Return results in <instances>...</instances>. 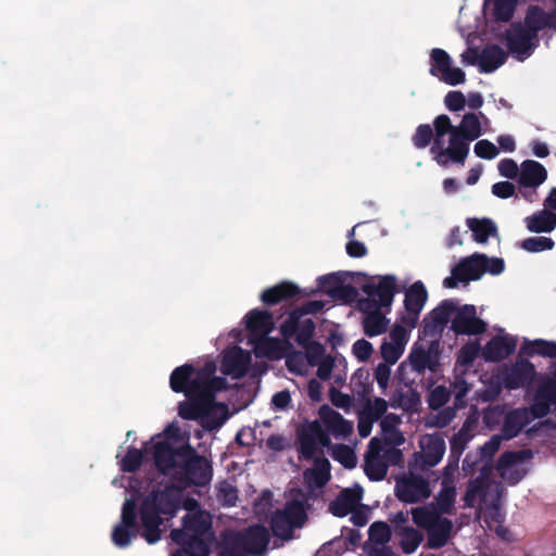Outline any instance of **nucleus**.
<instances>
[{
  "label": "nucleus",
  "instance_id": "2f4dec72",
  "mask_svg": "<svg viewBox=\"0 0 556 556\" xmlns=\"http://www.w3.org/2000/svg\"><path fill=\"white\" fill-rule=\"evenodd\" d=\"M251 357L241 348H236L233 351L227 353L223 359L224 372L228 375L243 376L250 365Z\"/></svg>",
  "mask_w": 556,
  "mask_h": 556
},
{
  "label": "nucleus",
  "instance_id": "e433bc0d",
  "mask_svg": "<svg viewBox=\"0 0 556 556\" xmlns=\"http://www.w3.org/2000/svg\"><path fill=\"white\" fill-rule=\"evenodd\" d=\"M520 355L556 358V341L544 339L526 340L520 346Z\"/></svg>",
  "mask_w": 556,
  "mask_h": 556
},
{
  "label": "nucleus",
  "instance_id": "f8f14e48",
  "mask_svg": "<svg viewBox=\"0 0 556 556\" xmlns=\"http://www.w3.org/2000/svg\"><path fill=\"white\" fill-rule=\"evenodd\" d=\"M444 137H438L433 132L432 146L430 153L433 154V160L438 165L446 167L450 162L464 165L468 156V148L465 144L453 141V136L450 137L448 147L444 148Z\"/></svg>",
  "mask_w": 556,
  "mask_h": 556
},
{
  "label": "nucleus",
  "instance_id": "0e129e2a",
  "mask_svg": "<svg viewBox=\"0 0 556 556\" xmlns=\"http://www.w3.org/2000/svg\"><path fill=\"white\" fill-rule=\"evenodd\" d=\"M450 391L444 386L435 387L429 394L428 405L431 409H439L450 400Z\"/></svg>",
  "mask_w": 556,
  "mask_h": 556
},
{
  "label": "nucleus",
  "instance_id": "9d476101",
  "mask_svg": "<svg viewBox=\"0 0 556 556\" xmlns=\"http://www.w3.org/2000/svg\"><path fill=\"white\" fill-rule=\"evenodd\" d=\"M505 37L508 51L519 62H523L532 54L538 42V38L521 23L511 24Z\"/></svg>",
  "mask_w": 556,
  "mask_h": 556
},
{
  "label": "nucleus",
  "instance_id": "e2e57ef3",
  "mask_svg": "<svg viewBox=\"0 0 556 556\" xmlns=\"http://www.w3.org/2000/svg\"><path fill=\"white\" fill-rule=\"evenodd\" d=\"M305 350V356L309 365L316 366L323 361L325 355V346L317 341H309L306 344H302Z\"/></svg>",
  "mask_w": 556,
  "mask_h": 556
},
{
  "label": "nucleus",
  "instance_id": "052dcab7",
  "mask_svg": "<svg viewBox=\"0 0 556 556\" xmlns=\"http://www.w3.org/2000/svg\"><path fill=\"white\" fill-rule=\"evenodd\" d=\"M433 138V129L429 124H420L412 137V142L417 149L427 148Z\"/></svg>",
  "mask_w": 556,
  "mask_h": 556
},
{
  "label": "nucleus",
  "instance_id": "de8ad7c7",
  "mask_svg": "<svg viewBox=\"0 0 556 556\" xmlns=\"http://www.w3.org/2000/svg\"><path fill=\"white\" fill-rule=\"evenodd\" d=\"M392 531L389 525L384 521H375L368 529L369 545H384L390 542Z\"/></svg>",
  "mask_w": 556,
  "mask_h": 556
},
{
  "label": "nucleus",
  "instance_id": "7ed1b4c3",
  "mask_svg": "<svg viewBox=\"0 0 556 556\" xmlns=\"http://www.w3.org/2000/svg\"><path fill=\"white\" fill-rule=\"evenodd\" d=\"M414 525L426 531V549H440L448 544L454 534V525L451 519L439 516L428 507H413L410 509Z\"/></svg>",
  "mask_w": 556,
  "mask_h": 556
},
{
  "label": "nucleus",
  "instance_id": "774afa93",
  "mask_svg": "<svg viewBox=\"0 0 556 556\" xmlns=\"http://www.w3.org/2000/svg\"><path fill=\"white\" fill-rule=\"evenodd\" d=\"M433 128V132L438 134V137H444L447 134H450L451 137L453 136L456 126L452 124L448 115L441 114L434 118Z\"/></svg>",
  "mask_w": 556,
  "mask_h": 556
},
{
  "label": "nucleus",
  "instance_id": "72a5a7b5",
  "mask_svg": "<svg viewBox=\"0 0 556 556\" xmlns=\"http://www.w3.org/2000/svg\"><path fill=\"white\" fill-rule=\"evenodd\" d=\"M389 404L393 408L416 410L420 405V395L414 388L405 386V388L394 390Z\"/></svg>",
  "mask_w": 556,
  "mask_h": 556
},
{
  "label": "nucleus",
  "instance_id": "4468645a",
  "mask_svg": "<svg viewBox=\"0 0 556 556\" xmlns=\"http://www.w3.org/2000/svg\"><path fill=\"white\" fill-rule=\"evenodd\" d=\"M186 397L187 400L178 405V415L185 420H198L206 416L215 405L212 402V394H203L200 391Z\"/></svg>",
  "mask_w": 556,
  "mask_h": 556
},
{
  "label": "nucleus",
  "instance_id": "ddd939ff",
  "mask_svg": "<svg viewBox=\"0 0 556 556\" xmlns=\"http://www.w3.org/2000/svg\"><path fill=\"white\" fill-rule=\"evenodd\" d=\"M303 316L290 312L280 326V333L285 339H295L299 345L306 344L315 334L316 324L312 318L302 319Z\"/></svg>",
  "mask_w": 556,
  "mask_h": 556
},
{
  "label": "nucleus",
  "instance_id": "603ef678",
  "mask_svg": "<svg viewBox=\"0 0 556 556\" xmlns=\"http://www.w3.org/2000/svg\"><path fill=\"white\" fill-rule=\"evenodd\" d=\"M502 440H504L502 434L493 435L479 448L478 453L480 454V458L485 460V464L481 467L482 471H489L491 469L492 458L498 451Z\"/></svg>",
  "mask_w": 556,
  "mask_h": 556
},
{
  "label": "nucleus",
  "instance_id": "a19ab883",
  "mask_svg": "<svg viewBox=\"0 0 556 556\" xmlns=\"http://www.w3.org/2000/svg\"><path fill=\"white\" fill-rule=\"evenodd\" d=\"M389 320L380 312V308H374L363 319L364 333L368 337H376L384 333L388 328Z\"/></svg>",
  "mask_w": 556,
  "mask_h": 556
},
{
  "label": "nucleus",
  "instance_id": "4d7b16f0",
  "mask_svg": "<svg viewBox=\"0 0 556 556\" xmlns=\"http://www.w3.org/2000/svg\"><path fill=\"white\" fill-rule=\"evenodd\" d=\"M517 0H494L493 15L496 22H508L514 15Z\"/></svg>",
  "mask_w": 556,
  "mask_h": 556
},
{
  "label": "nucleus",
  "instance_id": "2eb2a0df",
  "mask_svg": "<svg viewBox=\"0 0 556 556\" xmlns=\"http://www.w3.org/2000/svg\"><path fill=\"white\" fill-rule=\"evenodd\" d=\"M517 348V339L509 334L493 337L482 349L486 362H501L511 355Z\"/></svg>",
  "mask_w": 556,
  "mask_h": 556
},
{
  "label": "nucleus",
  "instance_id": "bf43d9fd",
  "mask_svg": "<svg viewBox=\"0 0 556 556\" xmlns=\"http://www.w3.org/2000/svg\"><path fill=\"white\" fill-rule=\"evenodd\" d=\"M485 489L484 477H478L468 483L464 494V502L467 507H473L478 495L483 494Z\"/></svg>",
  "mask_w": 556,
  "mask_h": 556
},
{
  "label": "nucleus",
  "instance_id": "09e8293b",
  "mask_svg": "<svg viewBox=\"0 0 556 556\" xmlns=\"http://www.w3.org/2000/svg\"><path fill=\"white\" fill-rule=\"evenodd\" d=\"M458 305V301L455 299H446L443 300L437 307H434L432 311L429 312L431 315V318H434V320L438 324L443 325L444 327L447 326L451 316L454 314Z\"/></svg>",
  "mask_w": 556,
  "mask_h": 556
},
{
  "label": "nucleus",
  "instance_id": "b1692460",
  "mask_svg": "<svg viewBox=\"0 0 556 556\" xmlns=\"http://www.w3.org/2000/svg\"><path fill=\"white\" fill-rule=\"evenodd\" d=\"M241 532L248 555H258L266 549L270 536L264 526H251Z\"/></svg>",
  "mask_w": 556,
  "mask_h": 556
},
{
  "label": "nucleus",
  "instance_id": "6ab92c4d",
  "mask_svg": "<svg viewBox=\"0 0 556 556\" xmlns=\"http://www.w3.org/2000/svg\"><path fill=\"white\" fill-rule=\"evenodd\" d=\"M195 368L191 364H184L176 367L169 377V387L175 393H182L190 396L198 392L193 384L195 381Z\"/></svg>",
  "mask_w": 556,
  "mask_h": 556
},
{
  "label": "nucleus",
  "instance_id": "5fc2aeb1",
  "mask_svg": "<svg viewBox=\"0 0 556 556\" xmlns=\"http://www.w3.org/2000/svg\"><path fill=\"white\" fill-rule=\"evenodd\" d=\"M481 351L479 341L469 342L462 346L457 354L456 363L464 367H469L473 364Z\"/></svg>",
  "mask_w": 556,
  "mask_h": 556
},
{
  "label": "nucleus",
  "instance_id": "864d4df0",
  "mask_svg": "<svg viewBox=\"0 0 556 556\" xmlns=\"http://www.w3.org/2000/svg\"><path fill=\"white\" fill-rule=\"evenodd\" d=\"M554 245V240L547 237H529L520 243L521 249L530 253L552 250Z\"/></svg>",
  "mask_w": 556,
  "mask_h": 556
},
{
  "label": "nucleus",
  "instance_id": "13d9d810",
  "mask_svg": "<svg viewBox=\"0 0 556 556\" xmlns=\"http://www.w3.org/2000/svg\"><path fill=\"white\" fill-rule=\"evenodd\" d=\"M337 286L330 291V296L343 301L344 303H352L358 295L356 287L343 281H336Z\"/></svg>",
  "mask_w": 556,
  "mask_h": 556
},
{
  "label": "nucleus",
  "instance_id": "20e7f679",
  "mask_svg": "<svg viewBox=\"0 0 556 556\" xmlns=\"http://www.w3.org/2000/svg\"><path fill=\"white\" fill-rule=\"evenodd\" d=\"M307 520L304 501L291 500L282 509H277L270 518L273 534L282 540H291L293 530L302 528Z\"/></svg>",
  "mask_w": 556,
  "mask_h": 556
},
{
  "label": "nucleus",
  "instance_id": "49530a36",
  "mask_svg": "<svg viewBox=\"0 0 556 556\" xmlns=\"http://www.w3.org/2000/svg\"><path fill=\"white\" fill-rule=\"evenodd\" d=\"M530 451H506L497 459L496 468L501 471L503 478H506V471L513 468L515 465L523 462L527 457H530Z\"/></svg>",
  "mask_w": 556,
  "mask_h": 556
},
{
  "label": "nucleus",
  "instance_id": "a18cd8bd",
  "mask_svg": "<svg viewBox=\"0 0 556 556\" xmlns=\"http://www.w3.org/2000/svg\"><path fill=\"white\" fill-rule=\"evenodd\" d=\"M470 439L468 426L465 424L450 440V458H454V467H458L459 457Z\"/></svg>",
  "mask_w": 556,
  "mask_h": 556
},
{
  "label": "nucleus",
  "instance_id": "8fccbe9b",
  "mask_svg": "<svg viewBox=\"0 0 556 556\" xmlns=\"http://www.w3.org/2000/svg\"><path fill=\"white\" fill-rule=\"evenodd\" d=\"M430 74L432 76H440L452 65V59L445 50L434 48L430 53Z\"/></svg>",
  "mask_w": 556,
  "mask_h": 556
},
{
  "label": "nucleus",
  "instance_id": "f704fd0d",
  "mask_svg": "<svg viewBox=\"0 0 556 556\" xmlns=\"http://www.w3.org/2000/svg\"><path fill=\"white\" fill-rule=\"evenodd\" d=\"M466 224L478 243H485L490 237L498 235L497 226L491 218L468 217Z\"/></svg>",
  "mask_w": 556,
  "mask_h": 556
},
{
  "label": "nucleus",
  "instance_id": "473e14b6",
  "mask_svg": "<svg viewBox=\"0 0 556 556\" xmlns=\"http://www.w3.org/2000/svg\"><path fill=\"white\" fill-rule=\"evenodd\" d=\"M304 480L308 485L324 488L330 480V463L325 457H316L314 465L303 473Z\"/></svg>",
  "mask_w": 556,
  "mask_h": 556
},
{
  "label": "nucleus",
  "instance_id": "c03bdc74",
  "mask_svg": "<svg viewBox=\"0 0 556 556\" xmlns=\"http://www.w3.org/2000/svg\"><path fill=\"white\" fill-rule=\"evenodd\" d=\"M547 13L538 5L529 7L523 27L538 38V33L548 25Z\"/></svg>",
  "mask_w": 556,
  "mask_h": 556
},
{
  "label": "nucleus",
  "instance_id": "4c0bfd02",
  "mask_svg": "<svg viewBox=\"0 0 556 556\" xmlns=\"http://www.w3.org/2000/svg\"><path fill=\"white\" fill-rule=\"evenodd\" d=\"M428 299V292L421 281L414 282L405 292L404 307L406 312H421Z\"/></svg>",
  "mask_w": 556,
  "mask_h": 556
},
{
  "label": "nucleus",
  "instance_id": "412c9836",
  "mask_svg": "<svg viewBox=\"0 0 556 556\" xmlns=\"http://www.w3.org/2000/svg\"><path fill=\"white\" fill-rule=\"evenodd\" d=\"M484 262L483 253H473L459 261L455 275L462 277L460 282L479 280L485 274Z\"/></svg>",
  "mask_w": 556,
  "mask_h": 556
},
{
  "label": "nucleus",
  "instance_id": "3c124183",
  "mask_svg": "<svg viewBox=\"0 0 556 556\" xmlns=\"http://www.w3.org/2000/svg\"><path fill=\"white\" fill-rule=\"evenodd\" d=\"M143 463V453L141 450L129 446L125 456L121 460V470L123 472H136Z\"/></svg>",
  "mask_w": 556,
  "mask_h": 556
},
{
  "label": "nucleus",
  "instance_id": "37998d69",
  "mask_svg": "<svg viewBox=\"0 0 556 556\" xmlns=\"http://www.w3.org/2000/svg\"><path fill=\"white\" fill-rule=\"evenodd\" d=\"M364 470L371 481H381L387 476L388 466L378 453L368 452L365 456Z\"/></svg>",
  "mask_w": 556,
  "mask_h": 556
},
{
  "label": "nucleus",
  "instance_id": "6e6552de",
  "mask_svg": "<svg viewBox=\"0 0 556 556\" xmlns=\"http://www.w3.org/2000/svg\"><path fill=\"white\" fill-rule=\"evenodd\" d=\"M523 356L519 352L515 363L505 366L498 375L501 383L509 391L529 388L536 379L535 366Z\"/></svg>",
  "mask_w": 556,
  "mask_h": 556
},
{
  "label": "nucleus",
  "instance_id": "f3484780",
  "mask_svg": "<svg viewBox=\"0 0 556 556\" xmlns=\"http://www.w3.org/2000/svg\"><path fill=\"white\" fill-rule=\"evenodd\" d=\"M531 422L528 407H518L508 410L503 420L501 434L504 440H511Z\"/></svg>",
  "mask_w": 556,
  "mask_h": 556
},
{
  "label": "nucleus",
  "instance_id": "4be33fe9",
  "mask_svg": "<svg viewBox=\"0 0 556 556\" xmlns=\"http://www.w3.org/2000/svg\"><path fill=\"white\" fill-rule=\"evenodd\" d=\"M205 535H194L187 531L172 530V540L186 549L191 556H208L210 546Z\"/></svg>",
  "mask_w": 556,
  "mask_h": 556
},
{
  "label": "nucleus",
  "instance_id": "c85d7f7f",
  "mask_svg": "<svg viewBox=\"0 0 556 556\" xmlns=\"http://www.w3.org/2000/svg\"><path fill=\"white\" fill-rule=\"evenodd\" d=\"M507 53L497 45L483 48L479 54V67L481 73H492L502 66L507 60Z\"/></svg>",
  "mask_w": 556,
  "mask_h": 556
},
{
  "label": "nucleus",
  "instance_id": "58836bf2",
  "mask_svg": "<svg viewBox=\"0 0 556 556\" xmlns=\"http://www.w3.org/2000/svg\"><path fill=\"white\" fill-rule=\"evenodd\" d=\"M179 531H187L194 535L211 534L212 522L207 519L202 511L187 514L182 518V529Z\"/></svg>",
  "mask_w": 556,
  "mask_h": 556
},
{
  "label": "nucleus",
  "instance_id": "393cba45",
  "mask_svg": "<svg viewBox=\"0 0 556 556\" xmlns=\"http://www.w3.org/2000/svg\"><path fill=\"white\" fill-rule=\"evenodd\" d=\"M456 494L455 485L447 484V479L442 480L441 490L434 497L435 503L422 505L421 507L433 509L439 516L452 515L455 510Z\"/></svg>",
  "mask_w": 556,
  "mask_h": 556
},
{
  "label": "nucleus",
  "instance_id": "cd10ccee",
  "mask_svg": "<svg viewBox=\"0 0 556 556\" xmlns=\"http://www.w3.org/2000/svg\"><path fill=\"white\" fill-rule=\"evenodd\" d=\"M300 294V288L291 281H282L267 288L261 294V300L266 305H276L282 301L293 299Z\"/></svg>",
  "mask_w": 556,
  "mask_h": 556
},
{
  "label": "nucleus",
  "instance_id": "69168bd1",
  "mask_svg": "<svg viewBox=\"0 0 556 556\" xmlns=\"http://www.w3.org/2000/svg\"><path fill=\"white\" fill-rule=\"evenodd\" d=\"M473 152L480 159L493 160L497 156L498 149L488 139H482L476 142Z\"/></svg>",
  "mask_w": 556,
  "mask_h": 556
},
{
  "label": "nucleus",
  "instance_id": "0eeeda50",
  "mask_svg": "<svg viewBox=\"0 0 556 556\" xmlns=\"http://www.w3.org/2000/svg\"><path fill=\"white\" fill-rule=\"evenodd\" d=\"M394 493L405 504H416L431 495L429 481L420 475L408 471L395 479Z\"/></svg>",
  "mask_w": 556,
  "mask_h": 556
},
{
  "label": "nucleus",
  "instance_id": "aec40b11",
  "mask_svg": "<svg viewBox=\"0 0 556 556\" xmlns=\"http://www.w3.org/2000/svg\"><path fill=\"white\" fill-rule=\"evenodd\" d=\"M547 179L546 168L533 160H525L520 164V174L518 177V186L538 189Z\"/></svg>",
  "mask_w": 556,
  "mask_h": 556
},
{
  "label": "nucleus",
  "instance_id": "1a4fd4ad",
  "mask_svg": "<svg viewBox=\"0 0 556 556\" xmlns=\"http://www.w3.org/2000/svg\"><path fill=\"white\" fill-rule=\"evenodd\" d=\"M274 326L273 314L267 311L254 308L245 315V328L252 337L263 338L256 349L265 355H269L275 345V341L266 337L273 331Z\"/></svg>",
  "mask_w": 556,
  "mask_h": 556
},
{
  "label": "nucleus",
  "instance_id": "39448f33",
  "mask_svg": "<svg viewBox=\"0 0 556 556\" xmlns=\"http://www.w3.org/2000/svg\"><path fill=\"white\" fill-rule=\"evenodd\" d=\"M378 282H367L362 290L368 299L362 300L363 309L391 306L397 292V280L393 275L378 276Z\"/></svg>",
  "mask_w": 556,
  "mask_h": 556
},
{
  "label": "nucleus",
  "instance_id": "f257e3e1",
  "mask_svg": "<svg viewBox=\"0 0 556 556\" xmlns=\"http://www.w3.org/2000/svg\"><path fill=\"white\" fill-rule=\"evenodd\" d=\"M179 509V494L173 486L152 490L139 509L134 498H127L122 507L121 522L112 531V541L124 548L134 538L141 535L147 543L155 544L162 538L164 519L173 518Z\"/></svg>",
  "mask_w": 556,
  "mask_h": 556
},
{
  "label": "nucleus",
  "instance_id": "dca6fc26",
  "mask_svg": "<svg viewBox=\"0 0 556 556\" xmlns=\"http://www.w3.org/2000/svg\"><path fill=\"white\" fill-rule=\"evenodd\" d=\"M362 498L363 489L361 486L343 489L330 502L329 511L336 517H345L359 505Z\"/></svg>",
  "mask_w": 556,
  "mask_h": 556
},
{
  "label": "nucleus",
  "instance_id": "338daca9",
  "mask_svg": "<svg viewBox=\"0 0 556 556\" xmlns=\"http://www.w3.org/2000/svg\"><path fill=\"white\" fill-rule=\"evenodd\" d=\"M380 352L384 363L394 365L402 356L404 350L389 341H383Z\"/></svg>",
  "mask_w": 556,
  "mask_h": 556
},
{
  "label": "nucleus",
  "instance_id": "79ce46f5",
  "mask_svg": "<svg viewBox=\"0 0 556 556\" xmlns=\"http://www.w3.org/2000/svg\"><path fill=\"white\" fill-rule=\"evenodd\" d=\"M445 453V441L440 437H430L422 451V463L428 467H434L440 463Z\"/></svg>",
  "mask_w": 556,
  "mask_h": 556
},
{
  "label": "nucleus",
  "instance_id": "c9c22d12",
  "mask_svg": "<svg viewBox=\"0 0 556 556\" xmlns=\"http://www.w3.org/2000/svg\"><path fill=\"white\" fill-rule=\"evenodd\" d=\"M217 556H249L241 531H229L223 535Z\"/></svg>",
  "mask_w": 556,
  "mask_h": 556
},
{
  "label": "nucleus",
  "instance_id": "9b49d317",
  "mask_svg": "<svg viewBox=\"0 0 556 556\" xmlns=\"http://www.w3.org/2000/svg\"><path fill=\"white\" fill-rule=\"evenodd\" d=\"M451 329L457 336L481 334L486 330V324L477 317V308L472 304L458 306L454 312Z\"/></svg>",
  "mask_w": 556,
  "mask_h": 556
},
{
  "label": "nucleus",
  "instance_id": "a211bd4d",
  "mask_svg": "<svg viewBox=\"0 0 556 556\" xmlns=\"http://www.w3.org/2000/svg\"><path fill=\"white\" fill-rule=\"evenodd\" d=\"M319 417L327 430L336 438H348L353 432V422L343 418V416L325 404L319 408Z\"/></svg>",
  "mask_w": 556,
  "mask_h": 556
},
{
  "label": "nucleus",
  "instance_id": "a878e982",
  "mask_svg": "<svg viewBox=\"0 0 556 556\" xmlns=\"http://www.w3.org/2000/svg\"><path fill=\"white\" fill-rule=\"evenodd\" d=\"M438 340H433L431 341L428 350H413L409 355L412 368L418 374L424 372L427 368H429L432 371H435V367L438 365Z\"/></svg>",
  "mask_w": 556,
  "mask_h": 556
},
{
  "label": "nucleus",
  "instance_id": "7c9ffc66",
  "mask_svg": "<svg viewBox=\"0 0 556 556\" xmlns=\"http://www.w3.org/2000/svg\"><path fill=\"white\" fill-rule=\"evenodd\" d=\"M531 232H552L556 228V213L549 210H540L523 219Z\"/></svg>",
  "mask_w": 556,
  "mask_h": 556
},
{
  "label": "nucleus",
  "instance_id": "6e6d98bb",
  "mask_svg": "<svg viewBox=\"0 0 556 556\" xmlns=\"http://www.w3.org/2000/svg\"><path fill=\"white\" fill-rule=\"evenodd\" d=\"M388 405H390L384 399L376 397L374 401L367 400L362 413L371 418V421H378L388 409Z\"/></svg>",
  "mask_w": 556,
  "mask_h": 556
},
{
  "label": "nucleus",
  "instance_id": "ea45409f",
  "mask_svg": "<svg viewBox=\"0 0 556 556\" xmlns=\"http://www.w3.org/2000/svg\"><path fill=\"white\" fill-rule=\"evenodd\" d=\"M553 400L546 384L540 387L533 399V403L528 407L529 416L532 418H543L551 412Z\"/></svg>",
  "mask_w": 556,
  "mask_h": 556
},
{
  "label": "nucleus",
  "instance_id": "f03ea898",
  "mask_svg": "<svg viewBox=\"0 0 556 556\" xmlns=\"http://www.w3.org/2000/svg\"><path fill=\"white\" fill-rule=\"evenodd\" d=\"M153 458L156 469L164 476H170L177 484L172 486L178 494L191 486H206L212 481L211 462L199 455L189 443L173 446L167 441H160L154 445Z\"/></svg>",
  "mask_w": 556,
  "mask_h": 556
},
{
  "label": "nucleus",
  "instance_id": "c756f323",
  "mask_svg": "<svg viewBox=\"0 0 556 556\" xmlns=\"http://www.w3.org/2000/svg\"><path fill=\"white\" fill-rule=\"evenodd\" d=\"M395 534L400 538L401 551L406 555L415 553L425 540L421 529L412 526H397Z\"/></svg>",
  "mask_w": 556,
  "mask_h": 556
},
{
  "label": "nucleus",
  "instance_id": "423d86ee",
  "mask_svg": "<svg viewBox=\"0 0 556 556\" xmlns=\"http://www.w3.org/2000/svg\"><path fill=\"white\" fill-rule=\"evenodd\" d=\"M298 452L299 458L312 460L319 446L327 447L331 440L329 434L323 429L318 420L303 424L298 429Z\"/></svg>",
  "mask_w": 556,
  "mask_h": 556
},
{
  "label": "nucleus",
  "instance_id": "bb28decb",
  "mask_svg": "<svg viewBox=\"0 0 556 556\" xmlns=\"http://www.w3.org/2000/svg\"><path fill=\"white\" fill-rule=\"evenodd\" d=\"M300 294V288L291 281H282L267 288L261 294V300L266 305H276L282 301L293 299Z\"/></svg>",
  "mask_w": 556,
  "mask_h": 556
},
{
  "label": "nucleus",
  "instance_id": "680f3d73",
  "mask_svg": "<svg viewBox=\"0 0 556 556\" xmlns=\"http://www.w3.org/2000/svg\"><path fill=\"white\" fill-rule=\"evenodd\" d=\"M444 326L441 324H438L434 318H431V315L428 313L421 323L420 326V334L424 338H431L437 340V338L443 332Z\"/></svg>",
  "mask_w": 556,
  "mask_h": 556
},
{
  "label": "nucleus",
  "instance_id": "5701e85b",
  "mask_svg": "<svg viewBox=\"0 0 556 556\" xmlns=\"http://www.w3.org/2000/svg\"><path fill=\"white\" fill-rule=\"evenodd\" d=\"M482 134L480 121L475 113H467L453 134V141L460 142L469 149V143Z\"/></svg>",
  "mask_w": 556,
  "mask_h": 556
}]
</instances>
